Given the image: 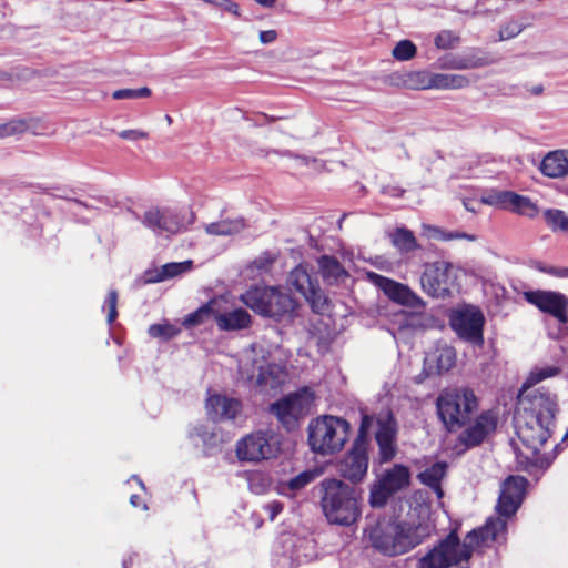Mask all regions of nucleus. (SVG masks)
<instances>
[{
  "instance_id": "412c9836",
  "label": "nucleus",
  "mask_w": 568,
  "mask_h": 568,
  "mask_svg": "<svg viewBox=\"0 0 568 568\" xmlns=\"http://www.w3.org/2000/svg\"><path fill=\"white\" fill-rule=\"evenodd\" d=\"M489 63L490 60L480 49H470L457 55H445L438 60V67L445 70L477 69Z\"/></svg>"
},
{
  "instance_id": "bb28decb",
  "label": "nucleus",
  "mask_w": 568,
  "mask_h": 568,
  "mask_svg": "<svg viewBox=\"0 0 568 568\" xmlns=\"http://www.w3.org/2000/svg\"><path fill=\"white\" fill-rule=\"evenodd\" d=\"M270 303L265 316L282 317L291 314L296 306L295 300L286 292L270 287Z\"/></svg>"
},
{
  "instance_id": "dca6fc26",
  "label": "nucleus",
  "mask_w": 568,
  "mask_h": 568,
  "mask_svg": "<svg viewBox=\"0 0 568 568\" xmlns=\"http://www.w3.org/2000/svg\"><path fill=\"white\" fill-rule=\"evenodd\" d=\"M527 479L523 476H509L501 485L497 511L500 516L509 517L519 508L525 490Z\"/></svg>"
},
{
  "instance_id": "0eeeda50",
  "label": "nucleus",
  "mask_w": 568,
  "mask_h": 568,
  "mask_svg": "<svg viewBox=\"0 0 568 568\" xmlns=\"http://www.w3.org/2000/svg\"><path fill=\"white\" fill-rule=\"evenodd\" d=\"M314 402L315 393L310 387H303L272 404L271 412L286 429L291 430L311 412Z\"/></svg>"
},
{
  "instance_id": "a878e982",
  "label": "nucleus",
  "mask_w": 568,
  "mask_h": 568,
  "mask_svg": "<svg viewBox=\"0 0 568 568\" xmlns=\"http://www.w3.org/2000/svg\"><path fill=\"white\" fill-rule=\"evenodd\" d=\"M317 265L326 284L341 285L349 278V273L335 256L323 255L317 260Z\"/></svg>"
},
{
  "instance_id": "9d476101",
  "label": "nucleus",
  "mask_w": 568,
  "mask_h": 568,
  "mask_svg": "<svg viewBox=\"0 0 568 568\" xmlns=\"http://www.w3.org/2000/svg\"><path fill=\"white\" fill-rule=\"evenodd\" d=\"M409 469L404 465L396 464L385 470L371 488V505L373 507H383L393 494L406 488L409 485Z\"/></svg>"
},
{
  "instance_id": "7ed1b4c3",
  "label": "nucleus",
  "mask_w": 568,
  "mask_h": 568,
  "mask_svg": "<svg viewBox=\"0 0 568 568\" xmlns=\"http://www.w3.org/2000/svg\"><path fill=\"white\" fill-rule=\"evenodd\" d=\"M321 506L331 524L351 526L359 515L356 490L342 480L326 478L321 483Z\"/></svg>"
},
{
  "instance_id": "79ce46f5",
  "label": "nucleus",
  "mask_w": 568,
  "mask_h": 568,
  "mask_svg": "<svg viewBox=\"0 0 568 568\" xmlns=\"http://www.w3.org/2000/svg\"><path fill=\"white\" fill-rule=\"evenodd\" d=\"M416 54V47L409 40L399 41L393 49V57L399 61H407Z\"/></svg>"
},
{
  "instance_id": "a211bd4d",
  "label": "nucleus",
  "mask_w": 568,
  "mask_h": 568,
  "mask_svg": "<svg viewBox=\"0 0 568 568\" xmlns=\"http://www.w3.org/2000/svg\"><path fill=\"white\" fill-rule=\"evenodd\" d=\"M141 222L158 235L176 234L183 227L178 215L169 209L151 207L144 212Z\"/></svg>"
},
{
  "instance_id": "6e6d98bb",
  "label": "nucleus",
  "mask_w": 568,
  "mask_h": 568,
  "mask_svg": "<svg viewBox=\"0 0 568 568\" xmlns=\"http://www.w3.org/2000/svg\"><path fill=\"white\" fill-rule=\"evenodd\" d=\"M265 511L268 515L271 520H274L275 517L283 510L282 503L274 500L264 506Z\"/></svg>"
},
{
  "instance_id": "f03ea898",
  "label": "nucleus",
  "mask_w": 568,
  "mask_h": 568,
  "mask_svg": "<svg viewBox=\"0 0 568 568\" xmlns=\"http://www.w3.org/2000/svg\"><path fill=\"white\" fill-rule=\"evenodd\" d=\"M417 519L403 521L384 520L371 528L368 538L374 549L389 557L404 555L423 544L434 529L429 521V508L419 505Z\"/></svg>"
},
{
  "instance_id": "f8f14e48",
  "label": "nucleus",
  "mask_w": 568,
  "mask_h": 568,
  "mask_svg": "<svg viewBox=\"0 0 568 568\" xmlns=\"http://www.w3.org/2000/svg\"><path fill=\"white\" fill-rule=\"evenodd\" d=\"M515 429L521 443L536 454L551 436L555 425H546L534 415L515 414Z\"/></svg>"
},
{
  "instance_id": "c03bdc74",
  "label": "nucleus",
  "mask_w": 568,
  "mask_h": 568,
  "mask_svg": "<svg viewBox=\"0 0 568 568\" xmlns=\"http://www.w3.org/2000/svg\"><path fill=\"white\" fill-rule=\"evenodd\" d=\"M151 90L146 87H142L139 89H120L112 93L113 99L123 100V99H141L150 97Z\"/></svg>"
},
{
  "instance_id": "6e6552de",
  "label": "nucleus",
  "mask_w": 568,
  "mask_h": 568,
  "mask_svg": "<svg viewBox=\"0 0 568 568\" xmlns=\"http://www.w3.org/2000/svg\"><path fill=\"white\" fill-rule=\"evenodd\" d=\"M460 273L462 270L458 266L446 261H437L425 267L420 284L428 295L445 297L458 286Z\"/></svg>"
},
{
  "instance_id": "58836bf2",
  "label": "nucleus",
  "mask_w": 568,
  "mask_h": 568,
  "mask_svg": "<svg viewBox=\"0 0 568 568\" xmlns=\"http://www.w3.org/2000/svg\"><path fill=\"white\" fill-rule=\"evenodd\" d=\"M560 369L556 366L535 367L527 377L524 387H530L546 378L558 375Z\"/></svg>"
},
{
  "instance_id": "393cba45",
  "label": "nucleus",
  "mask_w": 568,
  "mask_h": 568,
  "mask_svg": "<svg viewBox=\"0 0 568 568\" xmlns=\"http://www.w3.org/2000/svg\"><path fill=\"white\" fill-rule=\"evenodd\" d=\"M375 439L379 447L381 462H389L396 454L395 425L390 417L377 420Z\"/></svg>"
},
{
  "instance_id": "a18cd8bd",
  "label": "nucleus",
  "mask_w": 568,
  "mask_h": 568,
  "mask_svg": "<svg viewBox=\"0 0 568 568\" xmlns=\"http://www.w3.org/2000/svg\"><path fill=\"white\" fill-rule=\"evenodd\" d=\"M204 3L227 12L236 18L241 16L239 3L233 0H202Z\"/></svg>"
},
{
  "instance_id": "2f4dec72",
  "label": "nucleus",
  "mask_w": 568,
  "mask_h": 568,
  "mask_svg": "<svg viewBox=\"0 0 568 568\" xmlns=\"http://www.w3.org/2000/svg\"><path fill=\"white\" fill-rule=\"evenodd\" d=\"M245 226V221L242 217H237L210 223L205 226V231L211 235L226 236L243 231Z\"/></svg>"
},
{
  "instance_id": "473e14b6",
  "label": "nucleus",
  "mask_w": 568,
  "mask_h": 568,
  "mask_svg": "<svg viewBox=\"0 0 568 568\" xmlns=\"http://www.w3.org/2000/svg\"><path fill=\"white\" fill-rule=\"evenodd\" d=\"M217 305V298H212L206 304L202 305L195 312L189 314L183 325L186 327L195 326L204 323L205 321L213 318L215 321V307Z\"/></svg>"
},
{
  "instance_id": "ea45409f",
  "label": "nucleus",
  "mask_w": 568,
  "mask_h": 568,
  "mask_svg": "<svg viewBox=\"0 0 568 568\" xmlns=\"http://www.w3.org/2000/svg\"><path fill=\"white\" fill-rule=\"evenodd\" d=\"M148 333L153 338H162V339L166 341V339H171L172 337L176 336L180 333V328L168 323V322H163V323L152 324L149 327Z\"/></svg>"
},
{
  "instance_id": "09e8293b",
  "label": "nucleus",
  "mask_w": 568,
  "mask_h": 568,
  "mask_svg": "<svg viewBox=\"0 0 568 568\" xmlns=\"http://www.w3.org/2000/svg\"><path fill=\"white\" fill-rule=\"evenodd\" d=\"M459 38L454 34L452 31L444 30L439 32L435 38V45L438 49H449L457 44Z\"/></svg>"
},
{
  "instance_id": "f3484780",
  "label": "nucleus",
  "mask_w": 568,
  "mask_h": 568,
  "mask_svg": "<svg viewBox=\"0 0 568 568\" xmlns=\"http://www.w3.org/2000/svg\"><path fill=\"white\" fill-rule=\"evenodd\" d=\"M368 469V455L365 444L358 438L352 450L339 463L338 471L349 481L361 483Z\"/></svg>"
},
{
  "instance_id": "864d4df0",
  "label": "nucleus",
  "mask_w": 568,
  "mask_h": 568,
  "mask_svg": "<svg viewBox=\"0 0 568 568\" xmlns=\"http://www.w3.org/2000/svg\"><path fill=\"white\" fill-rule=\"evenodd\" d=\"M521 27L518 23H508L499 31V40H509L515 38L521 32Z\"/></svg>"
},
{
  "instance_id": "bf43d9fd",
  "label": "nucleus",
  "mask_w": 568,
  "mask_h": 568,
  "mask_svg": "<svg viewBox=\"0 0 568 568\" xmlns=\"http://www.w3.org/2000/svg\"><path fill=\"white\" fill-rule=\"evenodd\" d=\"M257 4L265 7V8H272L276 0H254Z\"/></svg>"
},
{
  "instance_id": "9b49d317",
  "label": "nucleus",
  "mask_w": 568,
  "mask_h": 568,
  "mask_svg": "<svg viewBox=\"0 0 568 568\" xmlns=\"http://www.w3.org/2000/svg\"><path fill=\"white\" fill-rule=\"evenodd\" d=\"M558 404L556 395L535 389L527 394H521L518 400L517 414L534 415L546 423V425H555Z\"/></svg>"
},
{
  "instance_id": "3c124183",
  "label": "nucleus",
  "mask_w": 568,
  "mask_h": 568,
  "mask_svg": "<svg viewBox=\"0 0 568 568\" xmlns=\"http://www.w3.org/2000/svg\"><path fill=\"white\" fill-rule=\"evenodd\" d=\"M448 90H459L470 84L468 77L464 74L447 73Z\"/></svg>"
},
{
  "instance_id": "8fccbe9b",
  "label": "nucleus",
  "mask_w": 568,
  "mask_h": 568,
  "mask_svg": "<svg viewBox=\"0 0 568 568\" xmlns=\"http://www.w3.org/2000/svg\"><path fill=\"white\" fill-rule=\"evenodd\" d=\"M116 304H118V293L114 290H111L108 294V297L104 303V308L108 310V323L112 324L118 316L116 311Z\"/></svg>"
},
{
  "instance_id": "2eb2a0df",
  "label": "nucleus",
  "mask_w": 568,
  "mask_h": 568,
  "mask_svg": "<svg viewBox=\"0 0 568 568\" xmlns=\"http://www.w3.org/2000/svg\"><path fill=\"white\" fill-rule=\"evenodd\" d=\"M288 284L294 287L310 303L316 313H323L326 306V297L320 286L314 283L302 266L295 267L288 276Z\"/></svg>"
},
{
  "instance_id": "13d9d810",
  "label": "nucleus",
  "mask_w": 568,
  "mask_h": 568,
  "mask_svg": "<svg viewBox=\"0 0 568 568\" xmlns=\"http://www.w3.org/2000/svg\"><path fill=\"white\" fill-rule=\"evenodd\" d=\"M542 271L547 272L549 274L559 276V277L567 276V274H568V270L567 268H554V267H551L549 270L542 268Z\"/></svg>"
},
{
  "instance_id": "c85d7f7f",
  "label": "nucleus",
  "mask_w": 568,
  "mask_h": 568,
  "mask_svg": "<svg viewBox=\"0 0 568 568\" xmlns=\"http://www.w3.org/2000/svg\"><path fill=\"white\" fill-rule=\"evenodd\" d=\"M193 267V262L191 260H186L183 262H172L166 263L154 271H150L146 273V282L149 283H159L164 282L166 280L183 275L190 272Z\"/></svg>"
},
{
  "instance_id": "a19ab883",
  "label": "nucleus",
  "mask_w": 568,
  "mask_h": 568,
  "mask_svg": "<svg viewBox=\"0 0 568 568\" xmlns=\"http://www.w3.org/2000/svg\"><path fill=\"white\" fill-rule=\"evenodd\" d=\"M513 192L510 191H496L487 194L481 199V202L498 209L508 210L509 201Z\"/></svg>"
},
{
  "instance_id": "39448f33",
  "label": "nucleus",
  "mask_w": 568,
  "mask_h": 568,
  "mask_svg": "<svg viewBox=\"0 0 568 568\" xmlns=\"http://www.w3.org/2000/svg\"><path fill=\"white\" fill-rule=\"evenodd\" d=\"M439 418L449 430L463 427L478 408V400L468 387L445 388L436 399Z\"/></svg>"
},
{
  "instance_id": "4c0bfd02",
  "label": "nucleus",
  "mask_w": 568,
  "mask_h": 568,
  "mask_svg": "<svg viewBox=\"0 0 568 568\" xmlns=\"http://www.w3.org/2000/svg\"><path fill=\"white\" fill-rule=\"evenodd\" d=\"M393 244L402 252L414 251L417 246L414 234L406 229H398L393 234Z\"/></svg>"
},
{
  "instance_id": "4d7b16f0",
  "label": "nucleus",
  "mask_w": 568,
  "mask_h": 568,
  "mask_svg": "<svg viewBox=\"0 0 568 568\" xmlns=\"http://www.w3.org/2000/svg\"><path fill=\"white\" fill-rule=\"evenodd\" d=\"M277 39V32L275 30H265L260 32V41L263 44H270Z\"/></svg>"
},
{
  "instance_id": "680f3d73",
  "label": "nucleus",
  "mask_w": 568,
  "mask_h": 568,
  "mask_svg": "<svg viewBox=\"0 0 568 568\" xmlns=\"http://www.w3.org/2000/svg\"><path fill=\"white\" fill-rule=\"evenodd\" d=\"M464 206H465V209H466L467 211H469V212H476V207H475V206L473 205V203H470V202H466V201H465V202H464Z\"/></svg>"
},
{
  "instance_id": "69168bd1",
  "label": "nucleus",
  "mask_w": 568,
  "mask_h": 568,
  "mask_svg": "<svg viewBox=\"0 0 568 568\" xmlns=\"http://www.w3.org/2000/svg\"><path fill=\"white\" fill-rule=\"evenodd\" d=\"M133 479L136 480L142 488H144L143 483L138 477L134 476Z\"/></svg>"
},
{
  "instance_id": "aec40b11",
  "label": "nucleus",
  "mask_w": 568,
  "mask_h": 568,
  "mask_svg": "<svg viewBox=\"0 0 568 568\" xmlns=\"http://www.w3.org/2000/svg\"><path fill=\"white\" fill-rule=\"evenodd\" d=\"M251 315L241 307L227 308L226 301L217 298L215 307V323L221 331H241L251 325Z\"/></svg>"
},
{
  "instance_id": "603ef678",
  "label": "nucleus",
  "mask_w": 568,
  "mask_h": 568,
  "mask_svg": "<svg viewBox=\"0 0 568 568\" xmlns=\"http://www.w3.org/2000/svg\"><path fill=\"white\" fill-rule=\"evenodd\" d=\"M118 135L123 140L139 141L149 139V133L139 129L122 130Z\"/></svg>"
},
{
  "instance_id": "5701e85b",
  "label": "nucleus",
  "mask_w": 568,
  "mask_h": 568,
  "mask_svg": "<svg viewBox=\"0 0 568 568\" xmlns=\"http://www.w3.org/2000/svg\"><path fill=\"white\" fill-rule=\"evenodd\" d=\"M241 403L236 398L224 395H212L206 400L207 415L213 420L234 419L241 412Z\"/></svg>"
},
{
  "instance_id": "de8ad7c7",
  "label": "nucleus",
  "mask_w": 568,
  "mask_h": 568,
  "mask_svg": "<svg viewBox=\"0 0 568 568\" xmlns=\"http://www.w3.org/2000/svg\"><path fill=\"white\" fill-rule=\"evenodd\" d=\"M315 477L316 474L312 470L303 471L288 481V488L291 490H300L312 483Z\"/></svg>"
},
{
  "instance_id": "72a5a7b5",
  "label": "nucleus",
  "mask_w": 568,
  "mask_h": 568,
  "mask_svg": "<svg viewBox=\"0 0 568 568\" xmlns=\"http://www.w3.org/2000/svg\"><path fill=\"white\" fill-rule=\"evenodd\" d=\"M508 210L528 217H535L538 214L537 205L529 197L516 194L514 192L509 201Z\"/></svg>"
},
{
  "instance_id": "5fc2aeb1",
  "label": "nucleus",
  "mask_w": 568,
  "mask_h": 568,
  "mask_svg": "<svg viewBox=\"0 0 568 568\" xmlns=\"http://www.w3.org/2000/svg\"><path fill=\"white\" fill-rule=\"evenodd\" d=\"M448 90L447 73L433 72L432 90Z\"/></svg>"
},
{
  "instance_id": "4468645a",
  "label": "nucleus",
  "mask_w": 568,
  "mask_h": 568,
  "mask_svg": "<svg viewBox=\"0 0 568 568\" xmlns=\"http://www.w3.org/2000/svg\"><path fill=\"white\" fill-rule=\"evenodd\" d=\"M367 277L393 302L408 307L424 306L422 298L417 296L407 285L374 272H368Z\"/></svg>"
},
{
  "instance_id": "e2e57ef3",
  "label": "nucleus",
  "mask_w": 568,
  "mask_h": 568,
  "mask_svg": "<svg viewBox=\"0 0 568 568\" xmlns=\"http://www.w3.org/2000/svg\"><path fill=\"white\" fill-rule=\"evenodd\" d=\"M130 503L132 506L138 507L139 506V496L132 495L130 498Z\"/></svg>"
},
{
  "instance_id": "0e129e2a",
  "label": "nucleus",
  "mask_w": 568,
  "mask_h": 568,
  "mask_svg": "<svg viewBox=\"0 0 568 568\" xmlns=\"http://www.w3.org/2000/svg\"><path fill=\"white\" fill-rule=\"evenodd\" d=\"M132 564H133V557H130L128 560L123 561V568H133Z\"/></svg>"
},
{
  "instance_id": "b1692460",
  "label": "nucleus",
  "mask_w": 568,
  "mask_h": 568,
  "mask_svg": "<svg viewBox=\"0 0 568 568\" xmlns=\"http://www.w3.org/2000/svg\"><path fill=\"white\" fill-rule=\"evenodd\" d=\"M496 425L497 418L495 414L485 412L463 433V442L467 446H476L495 430Z\"/></svg>"
},
{
  "instance_id": "c9c22d12",
  "label": "nucleus",
  "mask_w": 568,
  "mask_h": 568,
  "mask_svg": "<svg viewBox=\"0 0 568 568\" xmlns=\"http://www.w3.org/2000/svg\"><path fill=\"white\" fill-rule=\"evenodd\" d=\"M190 437L194 442L195 446H202L205 452L216 445V435L204 425L195 426L191 432Z\"/></svg>"
},
{
  "instance_id": "f704fd0d",
  "label": "nucleus",
  "mask_w": 568,
  "mask_h": 568,
  "mask_svg": "<svg viewBox=\"0 0 568 568\" xmlns=\"http://www.w3.org/2000/svg\"><path fill=\"white\" fill-rule=\"evenodd\" d=\"M544 219L552 232L568 234V213L559 209H548L544 212Z\"/></svg>"
},
{
  "instance_id": "1a4fd4ad",
  "label": "nucleus",
  "mask_w": 568,
  "mask_h": 568,
  "mask_svg": "<svg viewBox=\"0 0 568 568\" xmlns=\"http://www.w3.org/2000/svg\"><path fill=\"white\" fill-rule=\"evenodd\" d=\"M278 450L277 440L266 432L251 433L236 444V456L241 462L258 463L275 457Z\"/></svg>"
},
{
  "instance_id": "7c9ffc66",
  "label": "nucleus",
  "mask_w": 568,
  "mask_h": 568,
  "mask_svg": "<svg viewBox=\"0 0 568 568\" xmlns=\"http://www.w3.org/2000/svg\"><path fill=\"white\" fill-rule=\"evenodd\" d=\"M446 473V464L443 462H437L433 464L430 467L418 474V479L429 488H432L437 495L438 499L444 496L443 489L440 487V480L445 476Z\"/></svg>"
},
{
  "instance_id": "338daca9",
  "label": "nucleus",
  "mask_w": 568,
  "mask_h": 568,
  "mask_svg": "<svg viewBox=\"0 0 568 568\" xmlns=\"http://www.w3.org/2000/svg\"><path fill=\"white\" fill-rule=\"evenodd\" d=\"M165 120H166V122H168L169 124H170V123H172V118H171L170 115H166V116H165Z\"/></svg>"
},
{
  "instance_id": "ddd939ff",
  "label": "nucleus",
  "mask_w": 568,
  "mask_h": 568,
  "mask_svg": "<svg viewBox=\"0 0 568 568\" xmlns=\"http://www.w3.org/2000/svg\"><path fill=\"white\" fill-rule=\"evenodd\" d=\"M483 313L473 306L462 308L452 316V327L459 337L474 344L483 343Z\"/></svg>"
},
{
  "instance_id": "e433bc0d",
  "label": "nucleus",
  "mask_w": 568,
  "mask_h": 568,
  "mask_svg": "<svg viewBox=\"0 0 568 568\" xmlns=\"http://www.w3.org/2000/svg\"><path fill=\"white\" fill-rule=\"evenodd\" d=\"M433 72L428 70L413 71L406 75V84L414 90H432Z\"/></svg>"
},
{
  "instance_id": "4be33fe9",
  "label": "nucleus",
  "mask_w": 568,
  "mask_h": 568,
  "mask_svg": "<svg viewBox=\"0 0 568 568\" xmlns=\"http://www.w3.org/2000/svg\"><path fill=\"white\" fill-rule=\"evenodd\" d=\"M455 363V349L447 345L439 346L426 354L423 373L425 377L440 375L454 367Z\"/></svg>"
},
{
  "instance_id": "20e7f679",
  "label": "nucleus",
  "mask_w": 568,
  "mask_h": 568,
  "mask_svg": "<svg viewBox=\"0 0 568 568\" xmlns=\"http://www.w3.org/2000/svg\"><path fill=\"white\" fill-rule=\"evenodd\" d=\"M349 423L333 415H323L312 419L308 424L307 442L313 453L327 456L338 453L345 446Z\"/></svg>"
},
{
  "instance_id": "423d86ee",
  "label": "nucleus",
  "mask_w": 568,
  "mask_h": 568,
  "mask_svg": "<svg viewBox=\"0 0 568 568\" xmlns=\"http://www.w3.org/2000/svg\"><path fill=\"white\" fill-rule=\"evenodd\" d=\"M239 374L242 381L251 386L276 388L285 379L284 368L271 363L267 357L255 348L243 354L239 363Z\"/></svg>"
},
{
  "instance_id": "f257e3e1",
  "label": "nucleus",
  "mask_w": 568,
  "mask_h": 568,
  "mask_svg": "<svg viewBox=\"0 0 568 568\" xmlns=\"http://www.w3.org/2000/svg\"><path fill=\"white\" fill-rule=\"evenodd\" d=\"M505 532L506 520L499 517L489 518L485 526L469 531L463 541L453 530L418 559L417 568H449L467 562L480 548L504 539Z\"/></svg>"
},
{
  "instance_id": "37998d69",
  "label": "nucleus",
  "mask_w": 568,
  "mask_h": 568,
  "mask_svg": "<svg viewBox=\"0 0 568 568\" xmlns=\"http://www.w3.org/2000/svg\"><path fill=\"white\" fill-rule=\"evenodd\" d=\"M430 232V236L434 239L443 240V241H452V240H467L470 242L476 241V236L473 234H468L465 232H444L437 227H428Z\"/></svg>"
},
{
  "instance_id": "6ab92c4d",
  "label": "nucleus",
  "mask_w": 568,
  "mask_h": 568,
  "mask_svg": "<svg viewBox=\"0 0 568 568\" xmlns=\"http://www.w3.org/2000/svg\"><path fill=\"white\" fill-rule=\"evenodd\" d=\"M525 300L537 306L540 311L549 313L558 321L567 311L568 300L565 295L549 291H530L524 293Z\"/></svg>"
},
{
  "instance_id": "c756f323",
  "label": "nucleus",
  "mask_w": 568,
  "mask_h": 568,
  "mask_svg": "<svg viewBox=\"0 0 568 568\" xmlns=\"http://www.w3.org/2000/svg\"><path fill=\"white\" fill-rule=\"evenodd\" d=\"M270 287H253L241 295V301L256 314L265 316L270 303Z\"/></svg>"
},
{
  "instance_id": "cd10ccee",
  "label": "nucleus",
  "mask_w": 568,
  "mask_h": 568,
  "mask_svg": "<svg viewBox=\"0 0 568 568\" xmlns=\"http://www.w3.org/2000/svg\"><path fill=\"white\" fill-rule=\"evenodd\" d=\"M542 174L549 178H561L568 174V152L551 151L545 155L540 164Z\"/></svg>"
},
{
  "instance_id": "052dcab7",
  "label": "nucleus",
  "mask_w": 568,
  "mask_h": 568,
  "mask_svg": "<svg viewBox=\"0 0 568 568\" xmlns=\"http://www.w3.org/2000/svg\"><path fill=\"white\" fill-rule=\"evenodd\" d=\"M371 423V418L368 416H364L362 425H361V433L365 432V428Z\"/></svg>"
},
{
  "instance_id": "49530a36",
  "label": "nucleus",
  "mask_w": 568,
  "mask_h": 568,
  "mask_svg": "<svg viewBox=\"0 0 568 568\" xmlns=\"http://www.w3.org/2000/svg\"><path fill=\"white\" fill-rule=\"evenodd\" d=\"M27 130V123L23 120H11L0 125V138H8L22 133Z\"/></svg>"
}]
</instances>
